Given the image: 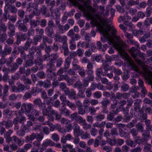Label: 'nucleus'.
Here are the masks:
<instances>
[{"label":"nucleus","mask_w":152,"mask_h":152,"mask_svg":"<svg viewBox=\"0 0 152 152\" xmlns=\"http://www.w3.org/2000/svg\"><path fill=\"white\" fill-rule=\"evenodd\" d=\"M106 122L105 121H102L100 124H99L98 122L94 123L93 124V126L95 127H99L100 129L104 128V126L105 125Z\"/></svg>","instance_id":"de8ad7c7"},{"label":"nucleus","mask_w":152,"mask_h":152,"mask_svg":"<svg viewBox=\"0 0 152 152\" xmlns=\"http://www.w3.org/2000/svg\"><path fill=\"white\" fill-rule=\"evenodd\" d=\"M20 128L26 132H29L30 130V128L26 124L23 125V124Z\"/></svg>","instance_id":"0e129e2a"},{"label":"nucleus","mask_w":152,"mask_h":152,"mask_svg":"<svg viewBox=\"0 0 152 152\" xmlns=\"http://www.w3.org/2000/svg\"><path fill=\"white\" fill-rule=\"evenodd\" d=\"M125 142L127 145L130 146L132 148L136 146L134 141H133L131 139H129L126 140L125 141Z\"/></svg>","instance_id":"09e8293b"},{"label":"nucleus","mask_w":152,"mask_h":152,"mask_svg":"<svg viewBox=\"0 0 152 152\" xmlns=\"http://www.w3.org/2000/svg\"><path fill=\"white\" fill-rule=\"evenodd\" d=\"M51 48L50 46H46L45 48V50L47 54L45 55L44 56V58L45 59H46L48 58L50 56V55L49 53L50 52Z\"/></svg>","instance_id":"49530a36"},{"label":"nucleus","mask_w":152,"mask_h":152,"mask_svg":"<svg viewBox=\"0 0 152 152\" xmlns=\"http://www.w3.org/2000/svg\"><path fill=\"white\" fill-rule=\"evenodd\" d=\"M102 136H98L95 139L94 143V146L95 147H98L99 144V142L102 140Z\"/></svg>","instance_id":"3c124183"},{"label":"nucleus","mask_w":152,"mask_h":152,"mask_svg":"<svg viewBox=\"0 0 152 152\" xmlns=\"http://www.w3.org/2000/svg\"><path fill=\"white\" fill-rule=\"evenodd\" d=\"M90 23L93 27L96 26L99 32L102 34H105L110 32L111 29L107 27L112 23L111 20H90Z\"/></svg>","instance_id":"f257e3e1"},{"label":"nucleus","mask_w":152,"mask_h":152,"mask_svg":"<svg viewBox=\"0 0 152 152\" xmlns=\"http://www.w3.org/2000/svg\"><path fill=\"white\" fill-rule=\"evenodd\" d=\"M34 63L35 64L36 66H38L39 68H42V69H43V66L42 65L43 61L41 58L40 59L37 58V59L35 60Z\"/></svg>","instance_id":"e433bc0d"},{"label":"nucleus","mask_w":152,"mask_h":152,"mask_svg":"<svg viewBox=\"0 0 152 152\" xmlns=\"http://www.w3.org/2000/svg\"><path fill=\"white\" fill-rule=\"evenodd\" d=\"M13 50L17 51L16 53L17 55L19 54V53H20L21 52L25 50V49L23 46V47L22 46H18V47H15Z\"/></svg>","instance_id":"a18cd8bd"},{"label":"nucleus","mask_w":152,"mask_h":152,"mask_svg":"<svg viewBox=\"0 0 152 152\" xmlns=\"http://www.w3.org/2000/svg\"><path fill=\"white\" fill-rule=\"evenodd\" d=\"M132 56L137 61H139V58H141L142 59H143L144 58V55L145 54L143 53H140L138 51H136V49L134 47H132L131 49Z\"/></svg>","instance_id":"423d86ee"},{"label":"nucleus","mask_w":152,"mask_h":152,"mask_svg":"<svg viewBox=\"0 0 152 152\" xmlns=\"http://www.w3.org/2000/svg\"><path fill=\"white\" fill-rule=\"evenodd\" d=\"M19 66L15 62L12 64V66L10 67V71L11 73L15 72L18 68Z\"/></svg>","instance_id":"5fc2aeb1"},{"label":"nucleus","mask_w":152,"mask_h":152,"mask_svg":"<svg viewBox=\"0 0 152 152\" xmlns=\"http://www.w3.org/2000/svg\"><path fill=\"white\" fill-rule=\"evenodd\" d=\"M30 25L31 28H34L40 23L39 20H30Z\"/></svg>","instance_id":"a19ab883"},{"label":"nucleus","mask_w":152,"mask_h":152,"mask_svg":"<svg viewBox=\"0 0 152 152\" xmlns=\"http://www.w3.org/2000/svg\"><path fill=\"white\" fill-rule=\"evenodd\" d=\"M90 43L86 41L79 42L77 44V47H81L83 48L87 49L89 47Z\"/></svg>","instance_id":"c85d7f7f"},{"label":"nucleus","mask_w":152,"mask_h":152,"mask_svg":"<svg viewBox=\"0 0 152 152\" xmlns=\"http://www.w3.org/2000/svg\"><path fill=\"white\" fill-rule=\"evenodd\" d=\"M0 124H2L3 126H4L7 129H9L12 126L13 122L10 120H8L7 121H3L0 122Z\"/></svg>","instance_id":"5701e85b"},{"label":"nucleus","mask_w":152,"mask_h":152,"mask_svg":"<svg viewBox=\"0 0 152 152\" xmlns=\"http://www.w3.org/2000/svg\"><path fill=\"white\" fill-rule=\"evenodd\" d=\"M133 33L135 36H139L143 34L144 31L142 30H134L133 31Z\"/></svg>","instance_id":"603ef678"},{"label":"nucleus","mask_w":152,"mask_h":152,"mask_svg":"<svg viewBox=\"0 0 152 152\" xmlns=\"http://www.w3.org/2000/svg\"><path fill=\"white\" fill-rule=\"evenodd\" d=\"M12 48L9 46L6 45L4 47V50L1 53V56L5 57L6 55L10 54L12 50Z\"/></svg>","instance_id":"aec40b11"},{"label":"nucleus","mask_w":152,"mask_h":152,"mask_svg":"<svg viewBox=\"0 0 152 152\" xmlns=\"http://www.w3.org/2000/svg\"><path fill=\"white\" fill-rule=\"evenodd\" d=\"M39 91V89L38 88H34L31 90V93L32 96H35L38 94Z\"/></svg>","instance_id":"13d9d810"},{"label":"nucleus","mask_w":152,"mask_h":152,"mask_svg":"<svg viewBox=\"0 0 152 152\" xmlns=\"http://www.w3.org/2000/svg\"><path fill=\"white\" fill-rule=\"evenodd\" d=\"M29 20H23L22 21L21 20H19L17 22L16 24H19L18 28L20 31L26 32L27 31L26 27L27 23L29 22Z\"/></svg>","instance_id":"0eeeda50"},{"label":"nucleus","mask_w":152,"mask_h":152,"mask_svg":"<svg viewBox=\"0 0 152 152\" xmlns=\"http://www.w3.org/2000/svg\"><path fill=\"white\" fill-rule=\"evenodd\" d=\"M55 37L54 39L56 41H58L59 42L67 40L66 36H64L63 37H62L61 35L58 32H56L54 35H53V37Z\"/></svg>","instance_id":"bb28decb"},{"label":"nucleus","mask_w":152,"mask_h":152,"mask_svg":"<svg viewBox=\"0 0 152 152\" xmlns=\"http://www.w3.org/2000/svg\"><path fill=\"white\" fill-rule=\"evenodd\" d=\"M38 2L30 3L26 10V14L24 19L32 18L34 15L39 16L40 15V11L38 9Z\"/></svg>","instance_id":"f03ea898"},{"label":"nucleus","mask_w":152,"mask_h":152,"mask_svg":"<svg viewBox=\"0 0 152 152\" xmlns=\"http://www.w3.org/2000/svg\"><path fill=\"white\" fill-rule=\"evenodd\" d=\"M29 53L27 55V57L28 58V59L32 60H33L34 56V53L33 51H31L29 49Z\"/></svg>","instance_id":"052dcab7"},{"label":"nucleus","mask_w":152,"mask_h":152,"mask_svg":"<svg viewBox=\"0 0 152 152\" xmlns=\"http://www.w3.org/2000/svg\"><path fill=\"white\" fill-rule=\"evenodd\" d=\"M152 9L150 7H148L146 8V12H145V16L147 17H149L152 12Z\"/></svg>","instance_id":"bf43d9fd"},{"label":"nucleus","mask_w":152,"mask_h":152,"mask_svg":"<svg viewBox=\"0 0 152 152\" xmlns=\"http://www.w3.org/2000/svg\"><path fill=\"white\" fill-rule=\"evenodd\" d=\"M142 132V134L145 140H148L150 138L151 136L149 132L146 130H144Z\"/></svg>","instance_id":"72a5a7b5"},{"label":"nucleus","mask_w":152,"mask_h":152,"mask_svg":"<svg viewBox=\"0 0 152 152\" xmlns=\"http://www.w3.org/2000/svg\"><path fill=\"white\" fill-rule=\"evenodd\" d=\"M143 109H141L137 112V115L141 119L146 120L147 119V114L144 112Z\"/></svg>","instance_id":"b1692460"},{"label":"nucleus","mask_w":152,"mask_h":152,"mask_svg":"<svg viewBox=\"0 0 152 152\" xmlns=\"http://www.w3.org/2000/svg\"><path fill=\"white\" fill-rule=\"evenodd\" d=\"M34 30L32 28H31V29H29L28 30L27 33L25 34L27 35V36L26 35V36L27 39H28L30 38L29 37L30 36H34Z\"/></svg>","instance_id":"6e6d98bb"},{"label":"nucleus","mask_w":152,"mask_h":152,"mask_svg":"<svg viewBox=\"0 0 152 152\" xmlns=\"http://www.w3.org/2000/svg\"><path fill=\"white\" fill-rule=\"evenodd\" d=\"M119 135L121 137L125 139H129L130 138V133L126 132L121 129H120L119 132Z\"/></svg>","instance_id":"4be33fe9"},{"label":"nucleus","mask_w":152,"mask_h":152,"mask_svg":"<svg viewBox=\"0 0 152 152\" xmlns=\"http://www.w3.org/2000/svg\"><path fill=\"white\" fill-rule=\"evenodd\" d=\"M145 124L146 126V130L150 132L152 131V124H151V121L148 119H146L145 121Z\"/></svg>","instance_id":"f704fd0d"},{"label":"nucleus","mask_w":152,"mask_h":152,"mask_svg":"<svg viewBox=\"0 0 152 152\" xmlns=\"http://www.w3.org/2000/svg\"><path fill=\"white\" fill-rule=\"evenodd\" d=\"M53 28V27L50 26H47L45 30L46 34L48 36L51 38L53 37L54 32Z\"/></svg>","instance_id":"6ab92c4d"},{"label":"nucleus","mask_w":152,"mask_h":152,"mask_svg":"<svg viewBox=\"0 0 152 152\" xmlns=\"http://www.w3.org/2000/svg\"><path fill=\"white\" fill-rule=\"evenodd\" d=\"M136 116L137 115L134 113V111L132 108L131 109L130 113H128L124 115V119H126V121L127 122H128L133 117Z\"/></svg>","instance_id":"a211bd4d"},{"label":"nucleus","mask_w":152,"mask_h":152,"mask_svg":"<svg viewBox=\"0 0 152 152\" xmlns=\"http://www.w3.org/2000/svg\"><path fill=\"white\" fill-rule=\"evenodd\" d=\"M36 134L35 133H33L31 135L27 136L26 137V142H28L31 141L36 138Z\"/></svg>","instance_id":"4c0bfd02"},{"label":"nucleus","mask_w":152,"mask_h":152,"mask_svg":"<svg viewBox=\"0 0 152 152\" xmlns=\"http://www.w3.org/2000/svg\"><path fill=\"white\" fill-rule=\"evenodd\" d=\"M27 35L25 34L19 32L16 33L15 34V37L16 39V44L19 45L21 41H24L27 40Z\"/></svg>","instance_id":"6e6552de"},{"label":"nucleus","mask_w":152,"mask_h":152,"mask_svg":"<svg viewBox=\"0 0 152 152\" xmlns=\"http://www.w3.org/2000/svg\"><path fill=\"white\" fill-rule=\"evenodd\" d=\"M40 12L41 13L42 15L44 16L45 18L49 17L50 16V14L46 6L45 5L43 6L41 8Z\"/></svg>","instance_id":"393cba45"},{"label":"nucleus","mask_w":152,"mask_h":152,"mask_svg":"<svg viewBox=\"0 0 152 152\" xmlns=\"http://www.w3.org/2000/svg\"><path fill=\"white\" fill-rule=\"evenodd\" d=\"M49 57H50L49 59L50 61H52V63H55L56 60H57V58L58 57V55L56 53L55 54L52 53L51 54Z\"/></svg>","instance_id":"ea45409f"},{"label":"nucleus","mask_w":152,"mask_h":152,"mask_svg":"<svg viewBox=\"0 0 152 152\" xmlns=\"http://www.w3.org/2000/svg\"><path fill=\"white\" fill-rule=\"evenodd\" d=\"M96 12L95 9L91 7L88 10L87 12H83V14L87 19H105V18H99V16L97 15H95Z\"/></svg>","instance_id":"7ed1b4c3"},{"label":"nucleus","mask_w":152,"mask_h":152,"mask_svg":"<svg viewBox=\"0 0 152 152\" xmlns=\"http://www.w3.org/2000/svg\"><path fill=\"white\" fill-rule=\"evenodd\" d=\"M103 69L102 68H97L96 70V79L97 80L100 81L99 78H101V75L104 76L105 75H107L106 72L105 71L104 73V74L102 72Z\"/></svg>","instance_id":"dca6fc26"},{"label":"nucleus","mask_w":152,"mask_h":152,"mask_svg":"<svg viewBox=\"0 0 152 152\" xmlns=\"http://www.w3.org/2000/svg\"><path fill=\"white\" fill-rule=\"evenodd\" d=\"M136 129L138 132H142L144 130V128L142 124V123H138L136 125Z\"/></svg>","instance_id":"c03bdc74"},{"label":"nucleus","mask_w":152,"mask_h":152,"mask_svg":"<svg viewBox=\"0 0 152 152\" xmlns=\"http://www.w3.org/2000/svg\"><path fill=\"white\" fill-rule=\"evenodd\" d=\"M118 112L117 109H116L115 110H111L107 114V119L108 121H112L113 120L114 117L116 115Z\"/></svg>","instance_id":"f3484780"},{"label":"nucleus","mask_w":152,"mask_h":152,"mask_svg":"<svg viewBox=\"0 0 152 152\" xmlns=\"http://www.w3.org/2000/svg\"><path fill=\"white\" fill-rule=\"evenodd\" d=\"M105 58L106 60L102 61V66L104 71L105 72H107L109 69H110V67L109 65L112 60V57L111 56H109L107 54L105 55Z\"/></svg>","instance_id":"39448f33"},{"label":"nucleus","mask_w":152,"mask_h":152,"mask_svg":"<svg viewBox=\"0 0 152 152\" xmlns=\"http://www.w3.org/2000/svg\"><path fill=\"white\" fill-rule=\"evenodd\" d=\"M2 11L1 10V8L0 9V17H1L2 15ZM8 11L7 10H4V12L3 15V18L1 19H16L15 18H10V15H8Z\"/></svg>","instance_id":"cd10ccee"},{"label":"nucleus","mask_w":152,"mask_h":152,"mask_svg":"<svg viewBox=\"0 0 152 152\" xmlns=\"http://www.w3.org/2000/svg\"><path fill=\"white\" fill-rule=\"evenodd\" d=\"M30 49L31 51H33L34 54L37 52H38L39 51L41 50V49L39 48V47L32 46Z\"/></svg>","instance_id":"69168bd1"},{"label":"nucleus","mask_w":152,"mask_h":152,"mask_svg":"<svg viewBox=\"0 0 152 152\" xmlns=\"http://www.w3.org/2000/svg\"><path fill=\"white\" fill-rule=\"evenodd\" d=\"M71 61L69 58L68 57L66 58L64 64V68L66 69H67L69 68Z\"/></svg>","instance_id":"864d4df0"},{"label":"nucleus","mask_w":152,"mask_h":152,"mask_svg":"<svg viewBox=\"0 0 152 152\" xmlns=\"http://www.w3.org/2000/svg\"><path fill=\"white\" fill-rule=\"evenodd\" d=\"M133 139L135 146L137 144L140 145L142 142V140L140 137L136 136L133 137Z\"/></svg>","instance_id":"37998d69"},{"label":"nucleus","mask_w":152,"mask_h":152,"mask_svg":"<svg viewBox=\"0 0 152 152\" xmlns=\"http://www.w3.org/2000/svg\"><path fill=\"white\" fill-rule=\"evenodd\" d=\"M33 108V105L32 104L24 103L21 105V110L23 112H26L28 113Z\"/></svg>","instance_id":"9d476101"},{"label":"nucleus","mask_w":152,"mask_h":152,"mask_svg":"<svg viewBox=\"0 0 152 152\" xmlns=\"http://www.w3.org/2000/svg\"><path fill=\"white\" fill-rule=\"evenodd\" d=\"M64 94L65 95H68L69 97L70 98H75L76 95L75 92L74 91L73 89H71L70 90L69 89Z\"/></svg>","instance_id":"2f4dec72"},{"label":"nucleus","mask_w":152,"mask_h":152,"mask_svg":"<svg viewBox=\"0 0 152 152\" xmlns=\"http://www.w3.org/2000/svg\"><path fill=\"white\" fill-rule=\"evenodd\" d=\"M138 131L135 128H133L131 130L129 133H131L133 137L137 136L138 134Z\"/></svg>","instance_id":"338daca9"},{"label":"nucleus","mask_w":152,"mask_h":152,"mask_svg":"<svg viewBox=\"0 0 152 152\" xmlns=\"http://www.w3.org/2000/svg\"><path fill=\"white\" fill-rule=\"evenodd\" d=\"M34 104L36 106H38L39 109L42 110L43 108H45L46 106L45 103L43 102L39 98H37L34 100Z\"/></svg>","instance_id":"ddd939ff"},{"label":"nucleus","mask_w":152,"mask_h":152,"mask_svg":"<svg viewBox=\"0 0 152 152\" xmlns=\"http://www.w3.org/2000/svg\"><path fill=\"white\" fill-rule=\"evenodd\" d=\"M121 76L124 81L126 80L129 77L128 71H126V72H124V73H122Z\"/></svg>","instance_id":"4d7b16f0"},{"label":"nucleus","mask_w":152,"mask_h":152,"mask_svg":"<svg viewBox=\"0 0 152 152\" xmlns=\"http://www.w3.org/2000/svg\"><path fill=\"white\" fill-rule=\"evenodd\" d=\"M51 86L50 81L47 79L44 81L43 87L45 88H48L50 87Z\"/></svg>","instance_id":"e2e57ef3"},{"label":"nucleus","mask_w":152,"mask_h":152,"mask_svg":"<svg viewBox=\"0 0 152 152\" xmlns=\"http://www.w3.org/2000/svg\"><path fill=\"white\" fill-rule=\"evenodd\" d=\"M74 88H77L78 89V90L84 88L83 86L82 83L79 80H78L76 82L74 85Z\"/></svg>","instance_id":"58836bf2"},{"label":"nucleus","mask_w":152,"mask_h":152,"mask_svg":"<svg viewBox=\"0 0 152 152\" xmlns=\"http://www.w3.org/2000/svg\"><path fill=\"white\" fill-rule=\"evenodd\" d=\"M5 6L7 7V10H9L12 13H15L17 11V9L14 6H12L8 4H6Z\"/></svg>","instance_id":"7c9ffc66"},{"label":"nucleus","mask_w":152,"mask_h":152,"mask_svg":"<svg viewBox=\"0 0 152 152\" xmlns=\"http://www.w3.org/2000/svg\"><path fill=\"white\" fill-rule=\"evenodd\" d=\"M37 75L38 77L41 79L45 78L46 77L45 73L42 71L38 72L37 74Z\"/></svg>","instance_id":"774afa93"},{"label":"nucleus","mask_w":152,"mask_h":152,"mask_svg":"<svg viewBox=\"0 0 152 152\" xmlns=\"http://www.w3.org/2000/svg\"><path fill=\"white\" fill-rule=\"evenodd\" d=\"M36 31L37 32H39V34L38 35H37V36H38L39 37H40L42 39L43 36V34L44 33V31L42 28H41L39 30V29L38 28H37L36 29Z\"/></svg>","instance_id":"680f3d73"},{"label":"nucleus","mask_w":152,"mask_h":152,"mask_svg":"<svg viewBox=\"0 0 152 152\" xmlns=\"http://www.w3.org/2000/svg\"><path fill=\"white\" fill-rule=\"evenodd\" d=\"M60 90L61 91L64 92V94L67 92L69 88L66 87V84L63 82L61 83L60 85Z\"/></svg>","instance_id":"c9c22d12"},{"label":"nucleus","mask_w":152,"mask_h":152,"mask_svg":"<svg viewBox=\"0 0 152 152\" xmlns=\"http://www.w3.org/2000/svg\"><path fill=\"white\" fill-rule=\"evenodd\" d=\"M12 144L18 145L19 146H21L23 144V142L20 140L16 136L12 137Z\"/></svg>","instance_id":"473e14b6"},{"label":"nucleus","mask_w":152,"mask_h":152,"mask_svg":"<svg viewBox=\"0 0 152 152\" xmlns=\"http://www.w3.org/2000/svg\"><path fill=\"white\" fill-rule=\"evenodd\" d=\"M47 73V79L50 80L53 79L55 80L57 78V74L54 72H53L52 71V69H48L46 71Z\"/></svg>","instance_id":"f8f14e48"},{"label":"nucleus","mask_w":152,"mask_h":152,"mask_svg":"<svg viewBox=\"0 0 152 152\" xmlns=\"http://www.w3.org/2000/svg\"><path fill=\"white\" fill-rule=\"evenodd\" d=\"M110 69H109L108 71L110 72L109 73L108 72H106L107 76L110 78H112L113 76V72H114L115 75H119L122 74V72L120 69H116L114 66H113L110 67Z\"/></svg>","instance_id":"1a4fd4ad"},{"label":"nucleus","mask_w":152,"mask_h":152,"mask_svg":"<svg viewBox=\"0 0 152 152\" xmlns=\"http://www.w3.org/2000/svg\"><path fill=\"white\" fill-rule=\"evenodd\" d=\"M107 142L111 146L115 145L116 144V140L115 139H111L107 138Z\"/></svg>","instance_id":"8fccbe9b"},{"label":"nucleus","mask_w":152,"mask_h":152,"mask_svg":"<svg viewBox=\"0 0 152 152\" xmlns=\"http://www.w3.org/2000/svg\"><path fill=\"white\" fill-rule=\"evenodd\" d=\"M34 64V61L32 60L27 59L24 60L23 65L25 67H28L32 66Z\"/></svg>","instance_id":"c756f323"},{"label":"nucleus","mask_w":152,"mask_h":152,"mask_svg":"<svg viewBox=\"0 0 152 152\" xmlns=\"http://www.w3.org/2000/svg\"><path fill=\"white\" fill-rule=\"evenodd\" d=\"M110 102V101L106 98H104L102 99V101L101 102L102 104L101 107L103 109L101 112L102 113H107L108 110L107 109V106Z\"/></svg>","instance_id":"9b49d317"},{"label":"nucleus","mask_w":152,"mask_h":152,"mask_svg":"<svg viewBox=\"0 0 152 152\" xmlns=\"http://www.w3.org/2000/svg\"><path fill=\"white\" fill-rule=\"evenodd\" d=\"M61 104L62 106L59 108L60 114L64 115L66 116H69L70 113V111L66 109V105L64 102H62Z\"/></svg>","instance_id":"4468645a"},{"label":"nucleus","mask_w":152,"mask_h":152,"mask_svg":"<svg viewBox=\"0 0 152 152\" xmlns=\"http://www.w3.org/2000/svg\"><path fill=\"white\" fill-rule=\"evenodd\" d=\"M119 87L120 88L121 90L123 92H126L127 91L129 88V86L124 82H122L120 83V82L118 81Z\"/></svg>","instance_id":"2eb2a0df"},{"label":"nucleus","mask_w":152,"mask_h":152,"mask_svg":"<svg viewBox=\"0 0 152 152\" xmlns=\"http://www.w3.org/2000/svg\"><path fill=\"white\" fill-rule=\"evenodd\" d=\"M26 42L24 44L23 47L25 49V50L27 51L28 50H29L30 48V47L31 46V45L32 44L33 40L31 38L27 39Z\"/></svg>","instance_id":"a878e982"},{"label":"nucleus","mask_w":152,"mask_h":152,"mask_svg":"<svg viewBox=\"0 0 152 152\" xmlns=\"http://www.w3.org/2000/svg\"><path fill=\"white\" fill-rule=\"evenodd\" d=\"M42 39L40 37H39L37 35L35 36L33 38V40L32 44L33 45H37L38 44V42H40L42 40Z\"/></svg>","instance_id":"79ce46f5"},{"label":"nucleus","mask_w":152,"mask_h":152,"mask_svg":"<svg viewBox=\"0 0 152 152\" xmlns=\"http://www.w3.org/2000/svg\"><path fill=\"white\" fill-rule=\"evenodd\" d=\"M56 113V111L53 109L51 106L43 108L42 110V113L44 115L47 116L51 119L53 120L54 118L53 117L54 114Z\"/></svg>","instance_id":"20e7f679"},{"label":"nucleus","mask_w":152,"mask_h":152,"mask_svg":"<svg viewBox=\"0 0 152 152\" xmlns=\"http://www.w3.org/2000/svg\"><path fill=\"white\" fill-rule=\"evenodd\" d=\"M141 102L140 100H136L134 104V113L137 115V112H138L139 110H140V107L141 106Z\"/></svg>","instance_id":"412c9836"}]
</instances>
